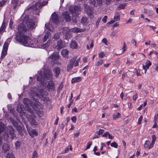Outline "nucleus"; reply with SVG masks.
I'll use <instances>...</instances> for the list:
<instances>
[{
  "mask_svg": "<svg viewBox=\"0 0 158 158\" xmlns=\"http://www.w3.org/2000/svg\"><path fill=\"white\" fill-rule=\"evenodd\" d=\"M59 58V55L58 52H54L49 57V58L53 60H57Z\"/></svg>",
  "mask_w": 158,
  "mask_h": 158,
  "instance_id": "dca6fc26",
  "label": "nucleus"
},
{
  "mask_svg": "<svg viewBox=\"0 0 158 158\" xmlns=\"http://www.w3.org/2000/svg\"><path fill=\"white\" fill-rule=\"evenodd\" d=\"M11 120L14 126L16 127L19 134L22 135L24 131V127L22 123L19 119H11Z\"/></svg>",
  "mask_w": 158,
  "mask_h": 158,
  "instance_id": "39448f33",
  "label": "nucleus"
},
{
  "mask_svg": "<svg viewBox=\"0 0 158 158\" xmlns=\"http://www.w3.org/2000/svg\"><path fill=\"white\" fill-rule=\"evenodd\" d=\"M45 27L46 28L49 30L52 31L53 30V27L52 26V25L49 24H45Z\"/></svg>",
  "mask_w": 158,
  "mask_h": 158,
  "instance_id": "2f4dec72",
  "label": "nucleus"
},
{
  "mask_svg": "<svg viewBox=\"0 0 158 158\" xmlns=\"http://www.w3.org/2000/svg\"><path fill=\"white\" fill-rule=\"evenodd\" d=\"M108 136L109 138L110 139H113L114 138V137L112 135H110V134H109Z\"/></svg>",
  "mask_w": 158,
  "mask_h": 158,
  "instance_id": "680f3d73",
  "label": "nucleus"
},
{
  "mask_svg": "<svg viewBox=\"0 0 158 158\" xmlns=\"http://www.w3.org/2000/svg\"><path fill=\"white\" fill-rule=\"evenodd\" d=\"M26 128L29 135L32 137H34L35 136L37 135L38 132L35 130L32 129L30 131V129L27 125H26Z\"/></svg>",
  "mask_w": 158,
  "mask_h": 158,
  "instance_id": "f8f14e48",
  "label": "nucleus"
},
{
  "mask_svg": "<svg viewBox=\"0 0 158 158\" xmlns=\"http://www.w3.org/2000/svg\"><path fill=\"white\" fill-rule=\"evenodd\" d=\"M20 145V143L18 141H17L15 143V145L16 147V149H19Z\"/></svg>",
  "mask_w": 158,
  "mask_h": 158,
  "instance_id": "c03bdc74",
  "label": "nucleus"
},
{
  "mask_svg": "<svg viewBox=\"0 0 158 158\" xmlns=\"http://www.w3.org/2000/svg\"><path fill=\"white\" fill-rule=\"evenodd\" d=\"M6 27V24L3 22L1 27L0 28V33L2 34L4 31Z\"/></svg>",
  "mask_w": 158,
  "mask_h": 158,
  "instance_id": "473e14b6",
  "label": "nucleus"
},
{
  "mask_svg": "<svg viewBox=\"0 0 158 158\" xmlns=\"http://www.w3.org/2000/svg\"><path fill=\"white\" fill-rule=\"evenodd\" d=\"M7 107L8 110L10 111V114H12L13 116H14L15 118L16 117V113L14 111V108L12 107L11 105L10 104H8L7 106Z\"/></svg>",
  "mask_w": 158,
  "mask_h": 158,
  "instance_id": "2eb2a0df",
  "label": "nucleus"
},
{
  "mask_svg": "<svg viewBox=\"0 0 158 158\" xmlns=\"http://www.w3.org/2000/svg\"><path fill=\"white\" fill-rule=\"evenodd\" d=\"M92 144V142H89L88 143H87V147L85 149V150H86L87 149H89L91 145Z\"/></svg>",
  "mask_w": 158,
  "mask_h": 158,
  "instance_id": "a18cd8bd",
  "label": "nucleus"
},
{
  "mask_svg": "<svg viewBox=\"0 0 158 158\" xmlns=\"http://www.w3.org/2000/svg\"><path fill=\"white\" fill-rule=\"evenodd\" d=\"M102 42L104 43L106 45H108V42L106 38L103 39L102 40Z\"/></svg>",
  "mask_w": 158,
  "mask_h": 158,
  "instance_id": "09e8293b",
  "label": "nucleus"
},
{
  "mask_svg": "<svg viewBox=\"0 0 158 158\" xmlns=\"http://www.w3.org/2000/svg\"><path fill=\"white\" fill-rule=\"evenodd\" d=\"M79 134H80V133H79V132L74 133V137L75 136L77 137V136H78L79 135Z\"/></svg>",
  "mask_w": 158,
  "mask_h": 158,
  "instance_id": "e2e57ef3",
  "label": "nucleus"
},
{
  "mask_svg": "<svg viewBox=\"0 0 158 158\" xmlns=\"http://www.w3.org/2000/svg\"><path fill=\"white\" fill-rule=\"evenodd\" d=\"M64 47V45L62 42V41L60 40L58 41L57 42V44L56 46V47L58 50H60Z\"/></svg>",
  "mask_w": 158,
  "mask_h": 158,
  "instance_id": "5701e85b",
  "label": "nucleus"
},
{
  "mask_svg": "<svg viewBox=\"0 0 158 158\" xmlns=\"http://www.w3.org/2000/svg\"><path fill=\"white\" fill-rule=\"evenodd\" d=\"M69 10L72 16L76 17L80 14L81 9L79 6H76L70 7Z\"/></svg>",
  "mask_w": 158,
  "mask_h": 158,
  "instance_id": "0eeeda50",
  "label": "nucleus"
},
{
  "mask_svg": "<svg viewBox=\"0 0 158 158\" xmlns=\"http://www.w3.org/2000/svg\"><path fill=\"white\" fill-rule=\"evenodd\" d=\"M88 20L87 17H83L81 20V23L83 25H86L88 23Z\"/></svg>",
  "mask_w": 158,
  "mask_h": 158,
  "instance_id": "cd10ccee",
  "label": "nucleus"
},
{
  "mask_svg": "<svg viewBox=\"0 0 158 158\" xmlns=\"http://www.w3.org/2000/svg\"><path fill=\"white\" fill-rule=\"evenodd\" d=\"M151 65V62L149 60H147L145 63V65H143V69L145 70V73L146 72L147 69H149V66Z\"/></svg>",
  "mask_w": 158,
  "mask_h": 158,
  "instance_id": "6ab92c4d",
  "label": "nucleus"
},
{
  "mask_svg": "<svg viewBox=\"0 0 158 158\" xmlns=\"http://www.w3.org/2000/svg\"><path fill=\"white\" fill-rule=\"evenodd\" d=\"M125 47H126L125 44H124L123 45V48H122V50H123V52H124L125 51V50H126Z\"/></svg>",
  "mask_w": 158,
  "mask_h": 158,
  "instance_id": "052dcab7",
  "label": "nucleus"
},
{
  "mask_svg": "<svg viewBox=\"0 0 158 158\" xmlns=\"http://www.w3.org/2000/svg\"><path fill=\"white\" fill-rule=\"evenodd\" d=\"M24 108L23 105L19 104L18 105L17 108V110L19 113H20L21 114H25L24 113Z\"/></svg>",
  "mask_w": 158,
  "mask_h": 158,
  "instance_id": "ddd939ff",
  "label": "nucleus"
},
{
  "mask_svg": "<svg viewBox=\"0 0 158 158\" xmlns=\"http://www.w3.org/2000/svg\"><path fill=\"white\" fill-rule=\"evenodd\" d=\"M104 131V130L100 129L98 131H97L96 133L99 135L102 134Z\"/></svg>",
  "mask_w": 158,
  "mask_h": 158,
  "instance_id": "37998d69",
  "label": "nucleus"
},
{
  "mask_svg": "<svg viewBox=\"0 0 158 158\" xmlns=\"http://www.w3.org/2000/svg\"><path fill=\"white\" fill-rule=\"evenodd\" d=\"M73 112H75L76 113L77 112V108L76 107H74L73 109H72V110Z\"/></svg>",
  "mask_w": 158,
  "mask_h": 158,
  "instance_id": "bf43d9fd",
  "label": "nucleus"
},
{
  "mask_svg": "<svg viewBox=\"0 0 158 158\" xmlns=\"http://www.w3.org/2000/svg\"><path fill=\"white\" fill-rule=\"evenodd\" d=\"M110 146H111L114 147L115 148H117L118 147V145L117 143L115 142L111 143L110 144Z\"/></svg>",
  "mask_w": 158,
  "mask_h": 158,
  "instance_id": "79ce46f5",
  "label": "nucleus"
},
{
  "mask_svg": "<svg viewBox=\"0 0 158 158\" xmlns=\"http://www.w3.org/2000/svg\"><path fill=\"white\" fill-rule=\"evenodd\" d=\"M103 63V60L102 59L98 60L96 63V65L98 66L102 65Z\"/></svg>",
  "mask_w": 158,
  "mask_h": 158,
  "instance_id": "c9c22d12",
  "label": "nucleus"
},
{
  "mask_svg": "<svg viewBox=\"0 0 158 158\" xmlns=\"http://www.w3.org/2000/svg\"><path fill=\"white\" fill-rule=\"evenodd\" d=\"M61 55L64 57L68 58L69 51L66 49H64L61 52Z\"/></svg>",
  "mask_w": 158,
  "mask_h": 158,
  "instance_id": "b1692460",
  "label": "nucleus"
},
{
  "mask_svg": "<svg viewBox=\"0 0 158 158\" xmlns=\"http://www.w3.org/2000/svg\"><path fill=\"white\" fill-rule=\"evenodd\" d=\"M81 80V78L80 77L73 78L71 80V82L72 83L77 82L80 81Z\"/></svg>",
  "mask_w": 158,
  "mask_h": 158,
  "instance_id": "c756f323",
  "label": "nucleus"
},
{
  "mask_svg": "<svg viewBox=\"0 0 158 158\" xmlns=\"http://www.w3.org/2000/svg\"><path fill=\"white\" fill-rule=\"evenodd\" d=\"M60 70L61 69L58 67L55 68L53 69V72L56 77H57L60 74Z\"/></svg>",
  "mask_w": 158,
  "mask_h": 158,
  "instance_id": "412c9836",
  "label": "nucleus"
},
{
  "mask_svg": "<svg viewBox=\"0 0 158 158\" xmlns=\"http://www.w3.org/2000/svg\"><path fill=\"white\" fill-rule=\"evenodd\" d=\"M2 119H0V125L3 126V130L0 132L1 138L2 140L4 139V141H7L9 138L13 139L16 137V135L15 134V131L13 127L11 126H8L6 127H5V125L2 123Z\"/></svg>",
  "mask_w": 158,
  "mask_h": 158,
  "instance_id": "7ed1b4c3",
  "label": "nucleus"
},
{
  "mask_svg": "<svg viewBox=\"0 0 158 158\" xmlns=\"http://www.w3.org/2000/svg\"><path fill=\"white\" fill-rule=\"evenodd\" d=\"M2 152L6 153L10 150V147L8 144L4 143L2 145Z\"/></svg>",
  "mask_w": 158,
  "mask_h": 158,
  "instance_id": "f3484780",
  "label": "nucleus"
},
{
  "mask_svg": "<svg viewBox=\"0 0 158 158\" xmlns=\"http://www.w3.org/2000/svg\"><path fill=\"white\" fill-rule=\"evenodd\" d=\"M113 118H120V115L119 113L115 114L113 115Z\"/></svg>",
  "mask_w": 158,
  "mask_h": 158,
  "instance_id": "58836bf2",
  "label": "nucleus"
},
{
  "mask_svg": "<svg viewBox=\"0 0 158 158\" xmlns=\"http://www.w3.org/2000/svg\"><path fill=\"white\" fill-rule=\"evenodd\" d=\"M30 124L34 127H36L38 124V122L35 119H28Z\"/></svg>",
  "mask_w": 158,
  "mask_h": 158,
  "instance_id": "4be33fe9",
  "label": "nucleus"
},
{
  "mask_svg": "<svg viewBox=\"0 0 158 158\" xmlns=\"http://www.w3.org/2000/svg\"><path fill=\"white\" fill-rule=\"evenodd\" d=\"M2 110H3L4 114L3 115V118H15L14 116H13L12 114H11L7 112H5L4 110V108H3Z\"/></svg>",
  "mask_w": 158,
  "mask_h": 158,
  "instance_id": "a211bd4d",
  "label": "nucleus"
},
{
  "mask_svg": "<svg viewBox=\"0 0 158 158\" xmlns=\"http://www.w3.org/2000/svg\"><path fill=\"white\" fill-rule=\"evenodd\" d=\"M132 19L130 18L129 19L127 22L126 23H131L132 22Z\"/></svg>",
  "mask_w": 158,
  "mask_h": 158,
  "instance_id": "0e129e2a",
  "label": "nucleus"
},
{
  "mask_svg": "<svg viewBox=\"0 0 158 158\" xmlns=\"http://www.w3.org/2000/svg\"><path fill=\"white\" fill-rule=\"evenodd\" d=\"M83 31L82 29L77 27H74L71 29V31L73 32H80Z\"/></svg>",
  "mask_w": 158,
  "mask_h": 158,
  "instance_id": "7c9ffc66",
  "label": "nucleus"
},
{
  "mask_svg": "<svg viewBox=\"0 0 158 158\" xmlns=\"http://www.w3.org/2000/svg\"><path fill=\"white\" fill-rule=\"evenodd\" d=\"M12 38V37H10L5 41L3 46V50L2 52L1 58H3L6 55L8 49V45Z\"/></svg>",
  "mask_w": 158,
  "mask_h": 158,
  "instance_id": "1a4fd4ad",
  "label": "nucleus"
},
{
  "mask_svg": "<svg viewBox=\"0 0 158 158\" xmlns=\"http://www.w3.org/2000/svg\"><path fill=\"white\" fill-rule=\"evenodd\" d=\"M114 19L117 21H118L120 20V14L118 12L115 13L114 16Z\"/></svg>",
  "mask_w": 158,
  "mask_h": 158,
  "instance_id": "72a5a7b5",
  "label": "nucleus"
},
{
  "mask_svg": "<svg viewBox=\"0 0 158 158\" xmlns=\"http://www.w3.org/2000/svg\"><path fill=\"white\" fill-rule=\"evenodd\" d=\"M107 18V16H105L104 18L102 19V20L104 23H106V19Z\"/></svg>",
  "mask_w": 158,
  "mask_h": 158,
  "instance_id": "8fccbe9b",
  "label": "nucleus"
},
{
  "mask_svg": "<svg viewBox=\"0 0 158 158\" xmlns=\"http://www.w3.org/2000/svg\"><path fill=\"white\" fill-rule=\"evenodd\" d=\"M131 63V62L129 60H127V62H126V64L128 65H129Z\"/></svg>",
  "mask_w": 158,
  "mask_h": 158,
  "instance_id": "338daca9",
  "label": "nucleus"
},
{
  "mask_svg": "<svg viewBox=\"0 0 158 158\" xmlns=\"http://www.w3.org/2000/svg\"><path fill=\"white\" fill-rule=\"evenodd\" d=\"M12 155L10 153H8L7 154L6 158H10V156H11Z\"/></svg>",
  "mask_w": 158,
  "mask_h": 158,
  "instance_id": "13d9d810",
  "label": "nucleus"
},
{
  "mask_svg": "<svg viewBox=\"0 0 158 158\" xmlns=\"http://www.w3.org/2000/svg\"><path fill=\"white\" fill-rule=\"evenodd\" d=\"M30 94L32 95L33 98H31V102L27 98H24L23 102L25 105L26 110L29 112L33 114L35 111L37 114L41 116L39 114L40 113L43 108V105L39 102L36 99L34 98L33 97H38L41 98L44 94L43 90L40 89L39 87H32L30 92Z\"/></svg>",
  "mask_w": 158,
  "mask_h": 158,
  "instance_id": "f03ea898",
  "label": "nucleus"
},
{
  "mask_svg": "<svg viewBox=\"0 0 158 158\" xmlns=\"http://www.w3.org/2000/svg\"><path fill=\"white\" fill-rule=\"evenodd\" d=\"M51 20L53 23L56 24L59 21L58 15L55 12L54 13L51 15Z\"/></svg>",
  "mask_w": 158,
  "mask_h": 158,
  "instance_id": "9b49d317",
  "label": "nucleus"
},
{
  "mask_svg": "<svg viewBox=\"0 0 158 158\" xmlns=\"http://www.w3.org/2000/svg\"><path fill=\"white\" fill-rule=\"evenodd\" d=\"M97 3L99 5H101L102 3V0H97Z\"/></svg>",
  "mask_w": 158,
  "mask_h": 158,
  "instance_id": "6e6d98bb",
  "label": "nucleus"
},
{
  "mask_svg": "<svg viewBox=\"0 0 158 158\" xmlns=\"http://www.w3.org/2000/svg\"><path fill=\"white\" fill-rule=\"evenodd\" d=\"M152 141L151 144L149 145V149L153 147L155 142L156 139V137L155 135H152Z\"/></svg>",
  "mask_w": 158,
  "mask_h": 158,
  "instance_id": "393cba45",
  "label": "nucleus"
},
{
  "mask_svg": "<svg viewBox=\"0 0 158 158\" xmlns=\"http://www.w3.org/2000/svg\"><path fill=\"white\" fill-rule=\"evenodd\" d=\"M48 0H45V1H39L37 2L36 3L35 5L30 6L29 8H28V10L31 9V10H36L38 8H39L41 6H44L48 3Z\"/></svg>",
  "mask_w": 158,
  "mask_h": 158,
  "instance_id": "6e6552de",
  "label": "nucleus"
},
{
  "mask_svg": "<svg viewBox=\"0 0 158 158\" xmlns=\"http://www.w3.org/2000/svg\"><path fill=\"white\" fill-rule=\"evenodd\" d=\"M133 100H135L138 98V95L137 94L134 95L133 97Z\"/></svg>",
  "mask_w": 158,
  "mask_h": 158,
  "instance_id": "3c124183",
  "label": "nucleus"
},
{
  "mask_svg": "<svg viewBox=\"0 0 158 158\" xmlns=\"http://www.w3.org/2000/svg\"><path fill=\"white\" fill-rule=\"evenodd\" d=\"M36 21L35 19H29L28 16L24 18L23 23L19 25L18 27V32L15 38L16 40L24 46L32 48H40L41 44L45 42L48 39L51 38L50 32H46L43 38L39 36L38 39L33 37L30 38L24 35L23 33L27 30H32L36 27Z\"/></svg>",
  "mask_w": 158,
  "mask_h": 158,
  "instance_id": "f257e3e1",
  "label": "nucleus"
},
{
  "mask_svg": "<svg viewBox=\"0 0 158 158\" xmlns=\"http://www.w3.org/2000/svg\"><path fill=\"white\" fill-rule=\"evenodd\" d=\"M60 34L59 33H56L54 35L53 38L55 40L59 39L60 38Z\"/></svg>",
  "mask_w": 158,
  "mask_h": 158,
  "instance_id": "f704fd0d",
  "label": "nucleus"
},
{
  "mask_svg": "<svg viewBox=\"0 0 158 158\" xmlns=\"http://www.w3.org/2000/svg\"><path fill=\"white\" fill-rule=\"evenodd\" d=\"M77 57H74L72 58L69 61L67 65V70L68 71H71L73 68V65L75 66L78 65L79 62L80 60V58L79 57L76 60Z\"/></svg>",
  "mask_w": 158,
  "mask_h": 158,
  "instance_id": "423d86ee",
  "label": "nucleus"
},
{
  "mask_svg": "<svg viewBox=\"0 0 158 158\" xmlns=\"http://www.w3.org/2000/svg\"><path fill=\"white\" fill-rule=\"evenodd\" d=\"M150 143V142L148 141H146L145 142V143L144 144V147L145 148H149V145Z\"/></svg>",
  "mask_w": 158,
  "mask_h": 158,
  "instance_id": "a19ab883",
  "label": "nucleus"
},
{
  "mask_svg": "<svg viewBox=\"0 0 158 158\" xmlns=\"http://www.w3.org/2000/svg\"><path fill=\"white\" fill-rule=\"evenodd\" d=\"M70 30L67 27H65L63 28V33L64 37L68 40L70 37Z\"/></svg>",
  "mask_w": 158,
  "mask_h": 158,
  "instance_id": "9d476101",
  "label": "nucleus"
},
{
  "mask_svg": "<svg viewBox=\"0 0 158 158\" xmlns=\"http://www.w3.org/2000/svg\"><path fill=\"white\" fill-rule=\"evenodd\" d=\"M18 1V0H12L11 3L13 5L14 9H15L16 7Z\"/></svg>",
  "mask_w": 158,
  "mask_h": 158,
  "instance_id": "e433bc0d",
  "label": "nucleus"
},
{
  "mask_svg": "<svg viewBox=\"0 0 158 158\" xmlns=\"http://www.w3.org/2000/svg\"><path fill=\"white\" fill-rule=\"evenodd\" d=\"M147 105V102H144L143 104H141L140 106L138 108V110H141L143 107H145Z\"/></svg>",
  "mask_w": 158,
  "mask_h": 158,
  "instance_id": "4c0bfd02",
  "label": "nucleus"
},
{
  "mask_svg": "<svg viewBox=\"0 0 158 158\" xmlns=\"http://www.w3.org/2000/svg\"><path fill=\"white\" fill-rule=\"evenodd\" d=\"M38 156L37 153L36 151H34L32 153V158H37Z\"/></svg>",
  "mask_w": 158,
  "mask_h": 158,
  "instance_id": "ea45409f",
  "label": "nucleus"
},
{
  "mask_svg": "<svg viewBox=\"0 0 158 158\" xmlns=\"http://www.w3.org/2000/svg\"><path fill=\"white\" fill-rule=\"evenodd\" d=\"M98 55L99 58H102L105 56V54L104 52H101L99 53Z\"/></svg>",
  "mask_w": 158,
  "mask_h": 158,
  "instance_id": "49530a36",
  "label": "nucleus"
},
{
  "mask_svg": "<svg viewBox=\"0 0 158 158\" xmlns=\"http://www.w3.org/2000/svg\"><path fill=\"white\" fill-rule=\"evenodd\" d=\"M109 132H106L104 133L103 135H102V136L104 137H107V135H109Z\"/></svg>",
  "mask_w": 158,
  "mask_h": 158,
  "instance_id": "864d4df0",
  "label": "nucleus"
},
{
  "mask_svg": "<svg viewBox=\"0 0 158 158\" xmlns=\"http://www.w3.org/2000/svg\"><path fill=\"white\" fill-rule=\"evenodd\" d=\"M51 43V41L48 40L45 44L42 45L41 47L44 49L47 48L49 46Z\"/></svg>",
  "mask_w": 158,
  "mask_h": 158,
  "instance_id": "c85d7f7f",
  "label": "nucleus"
},
{
  "mask_svg": "<svg viewBox=\"0 0 158 158\" xmlns=\"http://www.w3.org/2000/svg\"><path fill=\"white\" fill-rule=\"evenodd\" d=\"M47 86L49 90H54L55 89L54 83L52 81H50L48 82Z\"/></svg>",
  "mask_w": 158,
  "mask_h": 158,
  "instance_id": "aec40b11",
  "label": "nucleus"
},
{
  "mask_svg": "<svg viewBox=\"0 0 158 158\" xmlns=\"http://www.w3.org/2000/svg\"><path fill=\"white\" fill-rule=\"evenodd\" d=\"M70 46L72 49H76L78 47L77 44L74 41H73L71 42Z\"/></svg>",
  "mask_w": 158,
  "mask_h": 158,
  "instance_id": "a878e982",
  "label": "nucleus"
},
{
  "mask_svg": "<svg viewBox=\"0 0 158 158\" xmlns=\"http://www.w3.org/2000/svg\"><path fill=\"white\" fill-rule=\"evenodd\" d=\"M119 7L121 9H123L125 8V6L123 5H120L119 6Z\"/></svg>",
  "mask_w": 158,
  "mask_h": 158,
  "instance_id": "69168bd1",
  "label": "nucleus"
},
{
  "mask_svg": "<svg viewBox=\"0 0 158 158\" xmlns=\"http://www.w3.org/2000/svg\"><path fill=\"white\" fill-rule=\"evenodd\" d=\"M38 73L37 80L43 85L46 83V81L47 80L51 79L52 78V75L51 71L49 69L41 70Z\"/></svg>",
  "mask_w": 158,
  "mask_h": 158,
  "instance_id": "20e7f679",
  "label": "nucleus"
},
{
  "mask_svg": "<svg viewBox=\"0 0 158 158\" xmlns=\"http://www.w3.org/2000/svg\"><path fill=\"white\" fill-rule=\"evenodd\" d=\"M7 0H2L0 2V6H2L6 2Z\"/></svg>",
  "mask_w": 158,
  "mask_h": 158,
  "instance_id": "de8ad7c7",
  "label": "nucleus"
},
{
  "mask_svg": "<svg viewBox=\"0 0 158 158\" xmlns=\"http://www.w3.org/2000/svg\"><path fill=\"white\" fill-rule=\"evenodd\" d=\"M63 16L66 21H70V17L68 12H65L63 15Z\"/></svg>",
  "mask_w": 158,
  "mask_h": 158,
  "instance_id": "bb28decb",
  "label": "nucleus"
},
{
  "mask_svg": "<svg viewBox=\"0 0 158 158\" xmlns=\"http://www.w3.org/2000/svg\"><path fill=\"white\" fill-rule=\"evenodd\" d=\"M156 120H155V123L154 124V125L152 126V127L153 128H156V127H157V125H156Z\"/></svg>",
  "mask_w": 158,
  "mask_h": 158,
  "instance_id": "5fc2aeb1",
  "label": "nucleus"
},
{
  "mask_svg": "<svg viewBox=\"0 0 158 158\" xmlns=\"http://www.w3.org/2000/svg\"><path fill=\"white\" fill-rule=\"evenodd\" d=\"M101 20V18H99L97 20L96 22V25L97 26L98 24H99V23L100 22V21Z\"/></svg>",
  "mask_w": 158,
  "mask_h": 158,
  "instance_id": "4d7b16f0",
  "label": "nucleus"
},
{
  "mask_svg": "<svg viewBox=\"0 0 158 158\" xmlns=\"http://www.w3.org/2000/svg\"><path fill=\"white\" fill-rule=\"evenodd\" d=\"M13 21L11 20L10 21V23H9V26L11 28H12V25L13 24Z\"/></svg>",
  "mask_w": 158,
  "mask_h": 158,
  "instance_id": "603ef678",
  "label": "nucleus"
},
{
  "mask_svg": "<svg viewBox=\"0 0 158 158\" xmlns=\"http://www.w3.org/2000/svg\"><path fill=\"white\" fill-rule=\"evenodd\" d=\"M85 11L87 12V15L90 17V18H92L94 13L92 9H88L89 6H87L86 4L84 5Z\"/></svg>",
  "mask_w": 158,
  "mask_h": 158,
  "instance_id": "4468645a",
  "label": "nucleus"
},
{
  "mask_svg": "<svg viewBox=\"0 0 158 158\" xmlns=\"http://www.w3.org/2000/svg\"><path fill=\"white\" fill-rule=\"evenodd\" d=\"M7 97L9 99L11 98V96L10 94L8 93L7 95Z\"/></svg>",
  "mask_w": 158,
  "mask_h": 158,
  "instance_id": "774afa93",
  "label": "nucleus"
}]
</instances>
